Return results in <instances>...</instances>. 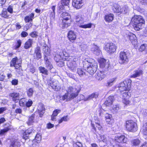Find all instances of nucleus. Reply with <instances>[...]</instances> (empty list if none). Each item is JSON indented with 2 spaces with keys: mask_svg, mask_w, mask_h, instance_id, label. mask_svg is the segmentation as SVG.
I'll return each mask as SVG.
<instances>
[{
  "mask_svg": "<svg viewBox=\"0 0 147 147\" xmlns=\"http://www.w3.org/2000/svg\"><path fill=\"white\" fill-rule=\"evenodd\" d=\"M134 29L136 31L142 29L145 24V21L140 16H135L131 20Z\"/></svg>",
  "mask_w": 147,
  "mask_h": 147,
  "instance_id": "2",
  "label": "nucleus"
},
{
  "mask_svg": "<svg viewBox=\"0 0 147 147\" xmlns=\"http://www.w3.org/2000/svg\"><path fill=\"white\" fill-rule=\"evenodd\" d=\"M75 18L77 22H79L81 23V22H82L83 21V19L81 17V15L79 14L76 15L75 16Z\"/></svg>",
  "mask_w": 147,
  "mask_h": 147,
  "instance_id": "38",
  "label": "nucleus"
},
{
  "mask_svg": "<svg viewBox=\"0 0 147 147\" xmlns=\"http://www.w3.org/2000/svg\"><path fill=\"white\" fill-rule=\"evenodd\" d=\"M41 139V137L40 135L39 134H36L35 139L32 141V146L33 147H38Z\"/></svg>",
  "mask_w": 147,
  "mask_h": 147,
  "instance_id": "9",
  "label": "nucleus"
},
{
  "mask_svg": "<svg viewBox=\"0 0 147 147\" xmlns=\"http://www.w3.org/2000/svg\"><path fill=\"white\" fill-rule=\"evenodd\" d=\"M22 44V41L21 40H18L17 41V42L15 46V49H16L19 48L21 46Z\"/></svg>",
  "mask_w": 147,
  "mask_h": 147,
  "instance_id": "55",
  "label": "nucleus"
},
{
  "mask_svg": "<svg viewBox=\"0 0 147 147\" xmlns=\"http://www.w3.org/2000/svg\"><path fill=\"white\" fill-rule=\"evenodd\" d=\"M33 43V39H29L25 42L24 48L25 49H27L31 47Z\"/></svg>",
  "mask_w": 147,
  "mask_h": 147,
  "instance_id": "22",
  "label": "nucleus"
},
{
  "mask_svg": "<svg viewBox=\"0 0 147 147\" xmlns=\"http://www.w3.org/2000/svg\"><path fill=\"white\" fill-rule=\"evenodd\" d=\"M83 0H73L72 5L77 9H80L83 6Z\"/></svg>",
  "mask_w": 147,
  "mask_h": 147,
  "instance_id": "10",
  "label": "nucleus"
},
{
  "mask_svg": "<svg viewBox=\"0 0 147 147\" xmlns=\"http://www.w3.org/2000/svg\"><path fill=\"white\" fill-rule=\"evenodd\" d=\"M140 141L138 139H134L131 141V144L134 146H137L140 143Z\"/></svg>",
  "mask_w": 147,
  "mask_h": 147,
  "instance_id": "45",
  "label": "nucleus"
},
{
  "mask_svg": "<svg viewBox=\"0 0 147 147\" xmlns=\"http://www.w3.org/2000/svg\"><path fill=\"white\" fill-rule=\"evenodd\" d=\"M46 66L47 68L51 70L53 68V66L52 64L49 61H47L45 62Z\"/></svg>",
  "mask_w": 147,
  "mask_h": 147,
  "instance_id": "50",
  "label": "nucleus"
},
{
  "mask_svg": "<svg viewBox=\"0 0 147 147\" xmlns=\"http://www.w3.org/2000/svg\"><path fill=\"white\" fill-rule=\"evenodd\" d=\"M117 47L112 43H107L105 47V49L108 53L112 54L116 51Z\"/></svg>",
  "mask_w": 147,
  "mask_h": 147,
  "instance_id": "7",
  "label": "nucleus"
},
{
  "mask_svg": "<svg viewBox=\"0 0 147 147\" xmlns=\"http://www.w3.org/2000/svg\"><path fill=\"white\" fill-rule=\"evenodd\" d=\"M104 77L103 74L101 71L97 73V75L96 76V78L98 80H102Z\"/></svg>",
  "mask_w": 147,
  "mask_h": 147,
  "instance_id": "31",
  "label": "nucleus"
},
{
  "mask_svg": "<svg viewBox=\"0 0 147 147\" xmlns=\"http://www.w3.org/2000/svg\"><path fill=\"white\" fill-rule=\"evenodd\" d=\"M105 116L106 120L107 122H109L111 120V118L112 117L111 115L110 114H108L106 112Z\"/></svg>",
  "mask_w": 147,
  "mask_h": 147,
  "instance_id": "53",
  "label": "nucleus"
},
{
  "mask_svg": "<svg viewBox=\"0 0 147 147\" xmlns=\"http://www.w3.org/2000/svg\"><path fill=\"white\" fill-rule=\"evenodd\" d=\"M114 100V97L110 96L104 103V105L107 106H109L111 105Z\"/></svg>",
  "mask_w": 147,
  "mask_h": 147,
  "instance_id": "21",
  "label": "nucleus"
},
{
  "mask_svg": "<svg viewBox=\"0 0 147 147\" xmlns=\"http://www.w3.org/2000/svg\"><path fill=\"white\" fill-rule=\"evenodd\" d=\"M120 109L119 105H116L113 106V109L115 112H117Z\"/></svg>",
  "mask_w": 147,
  "mask_h": 147,
  "instance_id": "61",
  "label": "nucleus"
},
{
  "mask_svg": "<svg viewBox=\"0 0 147 147\" xmlns=\"http://www.w3.org/2000/svg\"><path fill=\"white\" fill-rule=\"evenodd\" d=\"M98 93H93L91 95H89L87 97L85 98L84 100L85 101H87L93 98H96L98 97Z\"/></svg>",
  "mask_w": 147,
  "mask_h": 147,
  "instance_id": "27",
  "label": "nucleus"
},
{
  "mask_svg": "<svg viewBox=\"0 0 147 147\" xmlns=\"http://www.w3.org/2000/svg\"><path fill=\"white\" fill-rule=\"evenodd\" d=\"M9 96L12 98L13 101L15 103L18 102L20 98L19 93L16 92H13L10 94Z\"/></svg>",
  "mask_w": 147,
  "mask_h": 147,
  "instance_id": "17",
  "label": "nucleus"
},
{
  "mask_svg": "<svg viewBox=\"0 0 147 147\" xmlns=\"http://www.w3.org/2000/svg\"><path fill=\"white\" fill-rule=\"evenodd\" d=\"M59 13H62L61 15V17L60 18V21L61 23L60 24L59 26L61 27L63 29L64 28V22H63V20H64V0H61L59 4Z\"/></svg>",
  "mask_w": 147,
  "mask_h": 147,
  "instance_id": "5",
  "label": "nucleus"
},
{
  "mask_svg": "<svg viewBox=\"0 0 147 147\" xmlns=\"http://www.w3.org/2000/svg\"><path fill=\"white\" fill-rule=\"evenodd\" d=\"M68 67L72 71H75L77 67L76 62L74 60L68 61L66 63Z\"/></svg>",
  "mask_w": 147,
  "mask_h": 147,
  "instance_id": "11",
  "label": "nucleus"
},
{
  "mask_svg": "<svg viewBox=\"0 0 147 147\" xmlns=\"http://www.w3.org/2000/svg\"><path fill=\"white\" fill-rule=\"evenodd\" d=\"M39 70L40 73L45 75H48V70L44 67L42 66L40 67H39Z\"/></svg>",
  "mask_w": 147,
  "mask_h": 147,
  "instance_id": "33",
  "label": "nucleus"
},
{
  "mask_svg": "<svg viewBox=\"0 0 147 147\" xmlns=\"http://www.w3.org/2000/svg\"><path fill=\"white\" fill-rule=\"evenodd\" d=\"M91 50L94 52V53L97 55H99L100 53V51L97 46L94 45L91 48Z\"/></svg>",
  "mask_w": 147,
  "mask_h": 147,
  "instance_id": "23",
  "label": "nucleus"
},
{
  "mask_svg": "<svg viewBox=\"0 0 147 147\" xmlns=\"http://www.w3.org/2000/svg\"><path fill=\"white\" fill-rule=\"evenodd\" d=\"M139 50L140 51H145L146 53H147V44H143L140 47Z\"/></svg>",
  "mask_w": 147,
  "mask_h": 147,
  "instance_id": "34",
  "label": "nucleus"
},
{
  "mask_svg": "<svg viewBox=\"0 0 147 147\" xmlns=\"http://www.w3.org/2000/svg\"><path fill=\"white\" fill-rule=\"evenodd\" d=\"M1 16L5 18H7L9 17V15L7 14V11L6 9H3L1 14Z\"/></svg>",
  "mask_w": 147,
  "mask_h": 147,
  "instance_id": "39",
  "label": "nucleus"
},
{
  "mask_svg": "<svg viewBox=\"0 0 147 147\" xmlns=\"http://www.w3.org/2000/svg\"><path fill=\"white\" fill-rule=\"evenodd\" d=\"M84 69L90 74H93L96 71L97 65L92 58L85 59L83 62Z\"/></svg>",
  "mask_w": 147,
  "mask_h": 147,
  "instance_id": "1",
  "label": "nucleus"
},
{
  "mask_svg": "<svg viewBox=\"0 0 147 147\" xmlns=\"http://www.w3.org/2000/svg\"><path fill=\"white\" fill-rule=\"evenodd\" d=\"M79 26L80 27L83 28H90L92 27V24L91 23H89L84 25H79Z\"/></svg>",
  "mask_w": 147,
  "mask_h": 147,
  "instance_id": "51",
  "label": "nucleus"
},
{
  "mask_svg": "<svg viewBox=\"0 0 147 147\" xmlns=\"http://www.w3.org/2000/svg\"><path fill=\"white\" fill-rule=\"evenodd\" d=\"M7 11L11 13H12L13 12V9L12 7L10 5L7 8Z\"/></svg>",
  "mask_w": 147,
  "mask_h": 147,
  "instance_id": "64",
  "label": "nucleus"
},
{
  "mask_svg": "<svg viewBox=\"0 0 147 147\" xmlns=\"http://www.w3.org/2000/svg\"><path fill=\"white\" fill-rule=\"evenodd\" d=\"M38 109L39 112V116L41 117L43 116L45 111L44 105L42 104H40L38 106Z\"/></svg>",
  "mask_w": 147,
  "mask_h": 147,
  "instance_id": "19",
  "label": "nucleus"
},
{
  "mask_svg": "<svg viewBox=\"0 0 147 147\" xmlns=\"http://www.w3.org/2000/svg\"><path fill=\"white\" fill-rule=\"evenodd\" d=\"M121 8L120 5L117 4L115 3L113 5V10L115 13H120Z\"/></svg>",
  "mask_w": 147,
  "mask_h": 147,
  "instance_id": "26",
  "label": "nucleus"
},
{
  "mask_svg": "<svg viewBox=\"0 0 147 147\" xmlns=\"http://www.w3.org/2000/svg\"><path fill=\"white\" fill-rule=\"evenodd\" d=\"M57 63L59 66L62 67L64 65V60L63 59H62L57 62Z\"/></svg>",
  "mask_w": 147,
  "mask_h": 147,
  "instance_id": "54",
  "label": "nucleus"
},
{
  "mask_svg": "<svg viewBox=\"0 0 147 147\" xmlns=\"http://www.w3.org/2000/svg\"><path fill=\"white\" fill-rule=\"evenodd\" d=\"M119 62L120 63L123 64L127 63L128 59L126 53L125 52H121L119 54Z\"/></svg>",
  "mask_w": 147,
  "mask_h": 147,
  "instance_id": "8",
  "label": "nucleus"
},
{
  "mask_svg": "<svg viewBox=\"0 0 147 147\" xmlns=\"http://www.w3.org/2000/svg\"><path fill=\"white\" fill-rule=\"evenodd\" d=\"M77 73L80 77H83L86 75V73L83 69L80 68L78 69Z\"/></svg>",
  "mask_w": 147,
  "mask_h": 147,
  "instance_id": "32",
  "label": "nucleus"
},
{
  "mask_svg": "<svg viewBox=\"0 0 147 147\" xmlns=\"http://www.w3.org/2000/svg\"><path fill=\"white\" fill-rule=\"evenodd\" d=\"M34 57L35 58L39 59L42 57V55L40 47H37L34 50Z\"/></svg>",
  "mask_w": 147,
  "mask_h": 147,
  "instance_id": "16",
  "label": "nucleus"
},
{
  "mask_svg": "<svg viewBox=\"0 0 147 147\" xmlns=\"http://www.w3.org/2000/svg\"><path fill=\"white\" fill-rule=\"evenodd\" d=\"M34 14L32 13L29 16H26L24 18V20L26 22H32L33 19L34 18Z\"/></svg>",
  "mask_w": 147,
  "mask_h": 147,
  "instance_id": "25",
  "label": "nucleus"
},
{
  "mask_svg": "<svg viewBox=\"0 0 147 147\" xmlns=\"http://www.w3.org/2000/svg\"><path fill=\"white\" fill-rule=\"evenodd\" d=\"M18 80L16 79H13L11 82V83L13 85H16L18 84Z\"/></svg>",
  "mask_w": 147,
  "mask_h": 147,
  "instance_id": "62",
  "label": "nucleus"
},
{
  "mask_svg": "<svg viewBox=\"0 0 147 147\" xmlns=\"http://www.w3.org/2000/svg\"><path fill=\"white\" fill-rule=\"evenodd\" d=\"M115 79L113 78L107 81L106 86L107 87H110L112 86L115 82Z\"/></svg>",
  "mask_w": 147,
  "mask_h": 147,
  "instance_id": "40",
  "label": "nucleus"
},
{
  "mask_svg": "<svg viewBox=\"0 0 147 147\" xmlns=\"http://www.w3.org/2000/svg\"><path fill=\"white\" fill-rule=\"evenodd\" d=\"M129 39L131 42L133 41H135L136 40V36L135 34H130L128 35Z\"/></svg>",
  "mask_w": 147,
  "mask_h": 147,
  "instance_id": "41",
  "label": "nucleus"
},
{
  "mask_svg": "<svg viewBox=\"0 0 147 147\" xmlns=\"http://www.w3.org/2000/svg\"><path fill=\"white\" fill-rule=\"evenodd\" d=\"M34 132L32 130V128H29L28 129L26 130L25 132L23 134L24 136H25L26 137H28L29 134Z\"/></svg>",
  "mask_w": 147,
  "mask_h": 147,
  "instance_id": "36",
  "label": "nucleus"
},
{
  "mask_svg": "<svg viewBox=\"0 0 147 147\" xmlns=\"http://www.w3.org/2000/svg\"><path fill=\"white\" fill-rule=\"evenodd\" d=\"M128 11V7L127 6H125L121 8L120 13H126Z\"/></svg>",
  "mask_w": 147,
  "mask_h": 147,
  "instance_id": "49",
  "label": "nucleus"
},
{
  "mask_svg": "<svg viewBox=\"0 0 147 147\" xmlns=\"http://www.w3.org/2000/svg\"><path fill=\"white\" fill-rule=\"evenodd\" d=\"M106 60L105 59L102 58L100 59L99 60L100 66L101 68H108L109 67V64L107 63Z\"/></svg>",
  "mask_w": 147,
  "mask_h": 147,
  "instance_id": "18",
  "label": "nucleus"
},
{
  "mask_svg": "<svg viewBox=\"0 0 147 147\" xmlns=\"http://www.w3.org/2000/svg\"><path fill=\"white\" fill-rule=\"evenodd\" d=\"M73 145V147H82V144L79 142L76 143L74 142Z\"/></svg>",
  "mask_w": 147,
  "mask_h": 147,
  "instance_id": "57",
  "label": "nucleus"
},
{
  "mask_svg": "<svg viewBox=\"0 0 147 147\" xmlns=\"http://www.w3.org/2000/svg\"><path fill=\"white\" fill-rule=\"evenodd\" d=\"M106 111L101 109H99L97 111V114L100 118L102 117H104L106 114Z\"/></svg>",
  "mask_w": 147,
  "mask_h": 147,
  "instance_id": "29",
  "label": "nucleus"
},
{
  "mask_svg": "<svg viewBox=\"0 0 147 147\" xmlns=\"http://www.w3.org/2000/svg\"><path fill=\"white\" fill-rule=\"evenodd\" d=\"M26 99L23 98L21 99L19 101V104L21 107H24L25 106Z\"/></svg>",
  "mask_w": 147,
  "mask_h": 147,
  "instance_id": "42",
  "label": "nucleus"
},
{
  "mask_svg": "<svg viewBox=\"0 0 147 147\" xmlns=\"http://www.w3.org/2000/svg\"><path fill=\"white\" fill-rule=\"evenodd\" d=\"M115 140L119 143H125L127 141V138L124 135H119L115 137Z\"/></svg>",
  "mask_w": 147,
  "mask_h": 147,
  "instance_id": "15",
  "label": "nucleus"
},
{
  "mask_svg": "<svg viewBox=\"0 0 147 147\" xmlns=\"http://www.w3.org/2000/svg\"><path fill=\"white\" fill-rule=\"evenodd\" d=\"M64 56V54H63V55H61L60 54H57L54 57V59L56 63L58 62L59 60H61L62 59H63Z\"/></svg>",
  "mask_w": 147,
  "mask_h": 147,
  "instance_id": "30",
  "label": "nucleus"
},
{
  "mask_svg": "<svg viewBox=\"0 0 147 147\" xmlns=\"http://www.w3.org/2000/svg\"><path fill=\"white\" fill-rule=\"evenodd\" d=\"M55 6H53L52 7L51 9L52 10V11L51 12V15L53 17L55 16Z\"/></svg>",
  "mask_w": 147,
  "mask_h": 147,
  "instance_id": "63",
  "label": "nucleus"
},
{
  "mask_svg": "<svg viewBox=\"0 0 147 147\" xmlns=\"http://www.w3.org/2000/svg\"><path fill=\"white\" fill-rule=\"evenodd\" d=\"M131 80L130 79H127L119 84L118 87V90L121 92L124 91H128L131 88Z\"/></svg>",
  "mask_w": 147,
  "mask_h": 147,
  "instance_id": "4",
  "label": "nucleus"
},
{
  "mask_svg": "<svg viewBox=\"0 0 147 147\" xmlns=\"http://www.w3.org/2000/svg\"><path fill=\"white\" fill-rule=\"evenodd\" d=\"M35 115L32 114L29 118L27 122L28 125H31L34 122V118Z\"/></svg>",
  "mask_w": 147,
  "mask_h": 147,
  "instance_id": "37",
  "label": "nucleus"
},
{
  "mask_svg": "<svg viewBox=\"0 0 147 147\" xmlns=\"http://www.w3.org/2000/svg\"><path fill=\"white\" fill-rule=\"evenodd\" d=\"M18 59L17 57H16L13 58L11 62L10 66L11 67H13V65L18 63Z\"/></svg>",
  "mask_w": 147,
  "mask_h": 147,
  "instance_id": "46",
  "label": "nucleus"
},
{
  "mask_svg": "<svg viewBox=\"0 0 147 147\" xmlns=\"http://www.w3.org/2000/svg\"><path fill=\"white\" fill-rule=\"evenodd\" d=\"M43 51L46 55H49V49L46 44H45L43 46Z\"/></svg>",
  "mask_w": 147,
  "mask_h": 147,
  "instance_id": "43",
  "label": "nucleus"
},
{
  "mask_svg": "<svg viewBox=\"0 0 147 147\" xmlns=\"http://www.w3.org/2000/svg\"><path fill=\"white\" fill-rule=\"evenodd\" d=\"M100 142H102L104 143H106L107 141V137L104 135H101L100 136Z\"/></svg>",
  "mask_w": 147,
  "mask_h": 147,
  "instance_id": "48",
  "label": "nucleus"
},
{
  "mask_svg": "<svg viewBox=\"0 0 147 147\" xmlns=\"http://www.w3.org/2000/svg\"><path fill=\"white\" fill-rule=\"evenodd\" d=\"M123 102L125 105H129L130 104V102L126 98H124L123 100Z\"/></svg>",
  "mask_w": 147,
  "mask_h": 147,
  "instance_id": "60",
  "label": "nucleus"
},
{
  "mask_svg": "<svg viewBox=\"0 0 147 147\" xmlns=\"http://www.w3.org/2000/svg\"><path fill=\"white\" fill-rule=\"evenodd\" d=\"M76 90V89H74L72 87H69L67 90V93L65 94V99L66 101H69L76 97L79 92V91Z\"/></svg>",
  "mask_w": 147,
  "mask_h": 147,
  "instance_id": "3",
  "label": "nucleus"
},
{
  "mask_svg": "<svg viewBox=\"0 0 147 147\" xmlns=\"http://www.w3.org/2000/svg\"><path fill=\"white\" fill-rule=\"evenodd\" d=\"M20 142L17 140H12L11 141L10 147H20Z\"/></svg>",
  "mask_w": 147,
  "mask_h": 147,
  "instance_id": "24",
  "label": "nucleus"
},
{
  "mask_svg": "<svg viewBox=\"0 0 147 147\" xmlns=\"http://www.w3.org/2000/svg\"><path fill=\"white\" fill-rule=\"evenodd\" d=\"M33 104L32 101L30 99H29L28 101L26 99L25 106L27 107H29L31 106Z\"/></svg>",
  "mask_w": 147,
  "mask_h": 147,
  "instance_id": "52",
  "label": "nucleus"
},
{
  "mask_svg": "<svg viewBox=\"0 0 147 147\" xmlns=\"http://www.w3.org/2000/svg\"><path fill=\"white\" fill-rule=\"evenodd\" d=\"M143 132L144 135L147 136V122L144 125L143 127Z\"/></svg>",
  "mask_w": 147,
  "mask_h": 147,
  "instance_id": "47",
  "label": "nucleus"
},
{
  "mask_svg": "<svg viewBox=\"0 0 147 147\" xmlns=\"http://www.w3.org/2000/svg\"><path fill=\"white\" fill-rule=\"evenodd\" d=\"M70 0H65V11H68L70 10L69 3Z\"/></svg>",
  "mask_w": 147,
  "mask_h": 147,
  "instance_id": "44",
  "label": "nucleus"
},
{
  "mask_svg": "<svg viewBox=\"0 0 147 147\" xmlns=\"http://www.w3.org/2000/svg\"><path fill=\"white\" fill-rule=\"evenodd\" d=\"M10 129L9 127H7L5 128L4 129L1 130L0 131V135L3 134L7 132Z\"/></svg>",
  "mask_w": 147,
  "mask_h": 147,
  "instance_id": "56",
  "label": "nucleus"
},
{
  "mask_svg": "<svg viewBox=\"0 0 147 147\" xmlns=\"http://www.w3.org/2000/svg\"><path fill=\"white\" fill-rule=\"evenodd\" d=\"M126 127L129 131L135 132L137 130L136 123L132 120H129L126 122Z\"/></svg>",
  "mask_w": 147,
  "mask_h": 147,
  "instance_id": "6",
  "label": "nucleus"
},
{
  "mask_svg": "<svg viewBox=\"0 0 147 147\" xmlns=\"http://www.w3.org/2000/svg\"><path fill=\"white\" fill-rule=\"evenodd\" d=\"M50 86L55 91H57L61 89L60 86L59 85L58 81L56 80H54L51 81L50 83Z\"/></svg>",
  "mask_w": 147,
  "mask_h": 147,
  "instance_id": "12",
  "label": "nucleus"
},
{
  "mask_svg": "<svg viewBox=\"0 0 147 147\" xmlns=\"http://www.w3.org/2000/svg\"><path fill=\"white\" fill-rule=\"evenodd\" d=\"M34 92V90L32 88L27 89L26 92L29 98L32 97L33 96Z\"/></svg>",
  "mask_w": 147,
  "mask_h": 147,
  "instance_id": "35",
  "label": "nucleus"
},
{
  "mask_svg": "<svg viewBox=\"0 0 147 147\" xmlns=\"http://www.w3.org/2000/svg\"><path fill=\"white\" fill-rule=\"evenodd\" d=\"M114 15L112 14L105 15V19L107 22H109L113 21V19Z\"/></svg>",
  "mask_w": 147,
  "mask_h": 147,
  "instance_id": "28",
  "label": "nucleus"
},
{
  "mask_svg": "<svg viewBox=\"0 0 147 147\" xmlns=\"http://www.w3.org/2000/svg\"><path fill=\"white\" fill-rule=\"evenodd\" d=\"M30 35L32 37H36L38 36V33L35 31L33 32L30 33Z\"/></svg>",
  "mask_w": 147,
  "mask_h": 147,
  "instance_id": "59",
  "label": "nucleus"
},
{
  "mask_svg": "<svg viewBox=\"0 0 147 147\" xmlns=\"http://www.w3.org/2000/svg\"><path fill=\"white\" fill-rule=\"evenodd\" d=\"M142 71L138 69L134 71V74L131 76V77L136 78L142 75Z\"/></svg>",
  "mask_w": 147,
  "mask_h": 147,
  "instance_id": "20",
  "label": "nucleus"
},
{
  "mask_svg": "<svg viewBox=\"0 0 147 147\" xmlns=\"http://www.w3.org/2000/svg\"><path fill=\"white\" fill-rule=\"evenodd\" d=\"M67 37L70 41H74L76 38V32L71 30L69 31L67 34Z\"/></svg>",
  "mask_w": 147,
  "mask_h": 147,
  "instance_id": "14",
  "label": "nucleus"
},
{
  "mask_svg": "<svg viewBox=\"0 0 147 147\" xmlns=\"http://www.w3.org/2000/svg\"><path fill=\"white\" fill-rule=\"evenodd\" d=\"M61 110L60 109H55L53 112L52 115L57 116L58 114L61 112Z\"/></svg>",
  "mask_w": 147,
  "mask_h": 147,
  "instance_id": "58",
  "label": "nucleus"
},
{
  "mask_svg": "<svg viewBox=\"0 0 147 147\" xmlns=\"http://www.w3.org/2000/svg\"><path fill=\"white\" fill-rule=\"evenodd\" d=\"M71 17L69 12L65 11V27L69 26L71 22Z\"/></svg>",
  "mask_w": 147,
  "mask_h": 147,
  "instance_id": "13",
  "label": "nucleus"
}]
</instances>
